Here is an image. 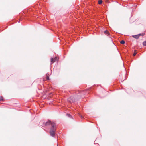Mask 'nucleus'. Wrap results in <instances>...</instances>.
Wrapping results in <instances>:
<instances>
[{
	"label": "nucleus",
	"mask_w": 146,
	"mask_h": 146,
	"mask_svg": "<svg viewBox=\"0 0 146 146\" xmlns=\"http://www.w3.org/2000/svg\"><path fill=\"white\" fill-rule=\"evenodd\" d=\"M40 125L42 126L50 125L51 127L50 131V135L53 137H55V132L56 131L57 126L55 122L49 120L45 123L44 121H42L40 122Z\"/></svg>",
	"instance_id": "1"
},
{
	"label": "nucleus",
	"mask_w": 146,
	"mask_h": 146,
	"mask_svg": "<svg viewBox=\"0 0 146 146\" xmlns=\"http://www.w3.org/2000/svg\"><path fill=\"white\" fill-rule=\"evenodd\" d=\"M76 96H71L68 99V102L71 103H72L78 100V99L77 98H76Z\"/></svg>",
	"instance_id": "2"
},
{
	"label": "nucleus",
	"mask_w": 146,
	"mask_h": 146,
	"mask_svg": "<svg viewBox=\"0 0 146 146\" xmlns=\"http://www.w3.org/2000/svg\"><path fill=\"white\" fill-rule=\"evenodd\" d=\"M144 35V34H139L137 35H132V36L136 39H138L139 37L140 36H143Z\"/></svg>",
	"instance_id": "3"
},
{
	"label": "nucleus",
	"mask_w": 146,
	"mask_h": 146,
	"mask_svg": "<svg viewBox=\"0 0 146 146\" xmlns=\"http://www.w3.org/2000/svg\"><path fill=\"white\" fill-rule=\"evenodd\" d=\"M87 91V90H85L82 91H81V96L82 95H84L86 93H87V92H86Z\"/></svg>",
	"instance_id": "4"
},
{
	"label": "nucleus",
	"mask_w": 146,
	"mask_h": 146,
	"mask_svg": "<svg viewBox=\"0 0 146 146\" xmlns=\"http://www.w3.org/2000/svg\"><path fill=\"white\" fill-rule=\"evenodd\" d=\"M104 33L105 34L107 35H108L110 34L109 32L107 30H106V31H104Z\"/></svg>",
	"instance_id": "5"
},
{
	"label": "nucleus",
	"mask_w": 146,
	"mask_h": 146,
	"mask_svg": "<svg viewBox=\"0 0 146 146\" xmlns=\"http://www.w3.org/2000/svg\"><path fill=\"white\" fill-rule=\"evenodd\" d=\"M102 2V0H99L98 1V3L99 4H101Z\"/></svg>",
	"instance_id": "6"
},
{
	"label": "nucleus",
	"mask_w": 146,
	"mask_h": 146,
	"mask_svg": "<svg viewBox=\"0 0 146 146\" xmlns=\"http://www.w3.org/2000/svg\"><path fill=\"white\" fill-rule=\"evenodd\" d=\"M120 43L121 44H125V42L123 40H121V41Z\"/></svg>",
	"instance_id": "7"
},
{
	"label": "nucleus",
	"mask_w": 146,
	"mask_h": 146,
	"mask_svg": "<svg viewBox=\"0 0 146 146\" xmlns=\"http://www.w3.org/2000/svg\"><path fill=\"white\" fill-rule=\"evenodd\" d=\"M58 60V58L57 57H55L54 58V61H57Z\"/></svg>",
	"instance_id": "8"
},
{
	"label": "nucleus",
	"mask_w": 146,
	"mask_h": 146,
	"mask_svg": "<svg viewBox=\"0 0 146 146\" xmlns=\"http://www.w3.org/2000/svg\"><path fill=\"white\" fill-rule=\"evenodd\" d=\"M51 62L52 63H53L54 62V59L53 58H52L51 59Z\"/></svg>",
	"instance_id": "9"
},
{
	"label": "nucleus",
	"mask_w": 146,
	"mask_h": 146,
	"mask_svg": "<svg viewBox=\"0 0 146 146\" xmlns=\"http://www.w3.org/2000/svg\"><path fill=\"white\" fill-rule=\"evenodd\" d=\"M143 44L144 46H146V41H145L143 42Z\"/></svg>",
	"instance_id": "10"
},
{
	"label": "nucleus",
	"mask_w": 146,
	"mask_h": 146,
	"mask_svg": "<svg viewBox=\"0 0 146 146\" xmlns=\"http://www.w3.org/2000/svg\"><path fill=\"white\" fill-rule=\"evenodd\" d=\"M66 115L67 116H68V117H71V115L69 114H67Z\"/></svg>",
	"instance_id": "11"
},
{
	"label": "nucleus",
	"mask_w": 146,
	"mask_h": 146,
	"mask_svg": "<svg viewBox=\"0 0 146 146\" xmlns=\"http://www.w3.org/2000/svg\"><path fill=\"white\" fill-rule=\"evenodd\" d=\"M3 100V98L2 96H0V101Z\"/></svg>",
	"instance_id": "12"
},
{
	"label": "nucleus",
	"mask_w": 146,
	"mask_h": 146,
	"mask_svg": "<svg viewBox=\"0 0 146 146\" xmlns=\"http://www.w3.org/2000/svg\"><path fill=\"white\" fill-rule=\"evenodd\" d=\"M136 54H137L136 52H134V53L133 54V55L134 56H135L136 55Z\"/></svg>",
	"instance_id": "13"
},
{
	"label": "nucleus",
	"mask_w": 146,
	"mask_h": 146,
	"mask_svg": "<svg viewBox=\"0 0 146 146\" xmlns=\"http://www.w3.org/2000/svg\"><path fill=\"white\" fill-rule=\"evenodd\" d=\"M46 80H49V77L48 76L46 77Z\"/></svg>",
	"instance_id": "14"
},
{
	"label": "nucleus",
	"mask_w": 146,
	"mask_h": 146,
	"mask_svg": "<svg viewBox=\"0 0 146 146\" xmlns=\"http://www.w3.org/2000/svg\"><path fill=\"white\" fill-rule=\"evenodd\" d=\"M80 117H81L82 118V116H80Z\"/></svg>",
	"instance_id": "15"
}]
</instances>
